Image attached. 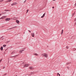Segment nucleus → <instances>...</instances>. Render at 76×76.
<instances>
[{"mask_svg": "<svg viewBox=\"0 0 76 76\" xmlns=\"http://www.w3.org/2000/svg\"><path fill=\"white\" fill-rule=\"evenodd\" d=\"M42 57H45V58H48V54L46 53L42 54Z\"/></svg>", "mask_w": 76, "mask_h": 76, "instance_id": "1", "label": "nucleus"}, {"mask_svg": "<svg viewBox=\"0 0 76 76\" xmlns=\"http://www.w3.org/2000/svg\"><path fill=\"white\" fill-rule=\"evenodd\" d=\"M28 66H29V64H26L24 65V67H28Z\"/></svg>", "mask_w": 76, "mask_h": 76, "instance_id": "2", "label": "nucleus"}, {"mask_svg": "<svg viewBox=\"0 0 76 76\" xmlns=\"http://www.w3.org/2000/svg\"><path fill=\"white\" fill-rule=\"evenodd\" d=\"M18 4V3L16 2H15L14 3H13L12 4H11V6H14V5H16V4Z\"/></svg>", "mask_w": 76, "mask_h": 76, "instance_id": "3", "label": "nucleus"}, {"mask_svg": "<svg viewBox=\"0 0 76 76\" xmlns=\"http://www.w3.org/2000/svg\"><path fill=\"white\" fill-rule=\"evenodd\" d=\"M16 27H17V26H15V27H12V28H10L9 29H7V30H9V29H14V28H16Z\"/></svg>", "mask_w": 76, "mask_h": 76, "instance_id": "4", "label": "nucleus"}, {"mask_svg": "<svg viewBox=\"0 0 76 76\" xmlns=\"http://www.w3.org/2000/svg\"><path fill=\"white\" fill-rule=\"evenodd\" d=\"M45 12L43 15L41 17V18H44V16H45Z\"/></svg>", "mask_w": 76, "mask_h": 76, "instance_id": "5", "label": "nucleus"}, {"mask_svg": "<svg viewBox=\"0 0 76 76\" xmlns=\"http://www.w3.org/2000/svg\"><path fill=\"white\" fill-rule=\"evenodd\" d=\"M6 16H3V17H1L0 19H4V18H6Z\"/></svg>", "mask_w": 76, "mask_h": 76, "instance_id": "6", "label": "nucleus"}, {"mask_svg": "<svg viewBox=\"0 0 76 76\" xmlns=\"http://www.w3.org/2000/svg\"><path fill=\"white\" fill-rule=\"evenodd\" d=\"M10 18H6V21H9V20H10Z\"/></svg>", "mask_w": 76, "mask_h": 76, "instance_id": "7", "label": "nucleus"}, {"mask_svg": "<svg viewBox=\"0 0 76 76\" xmlns=\"http://www.w3.org/2000/svg\"><path fill=\"white\" fill-rule=\"evenodd\" d=\"M31 36L33 37H34V33H31Z\"/></svg>", "mask_w": 76, "mask_h": 76, "instance_id": "8", "label": "nucleus"}, {"mask_svg": "<svg viewBox=\"0 0 76 76\" xmlns=\"http://www.w3.org/2000/svg\"><path fill=\"white\" fill-rule=\"evenodd\" d=\"M16 23H18V24H19V21L18 20H16Z\"/></svg>", "mask_w": 76, "mask_h": 76, "instance_id": "9", "label": "nucleus"}, {"mask_svg": "<svg viewBox=\"0 0 76 76\" xmlns=\"http://www.w3.org/2000/svg\"><path fill=\"white\" fill-rule=\"evenodd\" d=\"M71 62H67L66 63V65H67L68 64H70V63H71Z\"/></svg>", "mask_w": 76, "mask_h": 76, "instance_id": "10", "label": "nucleus"}, {"mask_svg": "<svg viewBox=\"0 0 76 76\" xmlns=\"http://www.w3.org/2000/svg\"><path fill=\"white\" fill-rule=\"evenodd\" d=\"M24 50H20L19 51V53H23V51H24Z\"/></svg>", "mask_w": 76, "mask_h": 76, "instance_id": "11", "label": "nucleus"}, {"mask_svg": "<svg viewBox=\"0 0 76 76\" xmlns=\"http://www.w3.org/2000/svg\"><path fill=\"white\" fill-rule=\"evenodd\" d=\"M34 73V72H32L29 75H30V76H31V75H33Z\"/></svg>", "mask_w": 76, "mask_h": 76, "instance_id": "12", "label": "nucleus"}, {"mask_svg": "<svg viewBox=\"0 0 76 76\" xmlns=\"http://www.w3.org/2000/svg\"><path fill=\"white\" fill-rule=\"evenodd\" d=\"M29 69H30L31 70H32L33 69V67L32 66H30L29 67Z\"/></svg>", "mask_w": 76, "mask_h": 76, "instance_id": "13", "label": "nucleus"}, {"mask_svg": "<svg viewBox=\"0 0 76 76\" xmlns=\"http://www.w3.org/2000/svg\"><path fill=\"white\" fill-rule=\"evenodd\" d=\"M0 49L1 50V51H3V47L1 46L0 48Z\"/></svg>", "mask_w": 76, "mask_h": 76, "instance_id": "14", "label": "nucleus"}, {"mask_svg": "<svg viewBox=\"0 0 76 76\" xmlns=\"http://www.w3.org/2000/svg\"><path fill=\"white\" fill-rule=\"evenodd\" d=\"M63 30H62L61 33V34H63Z\"/></svg>", "mask_w": 76, "mask_h": 76, "instance_id": "15", "label": "nucleus"}, {"mask_svg": "<svg viewBox=\"0 0 76 76\" xmlns=\"http://www.w3.org/2000/svg\"><path fill=\"white\" fill-rule=\"evenodd\" d=\"M6 47V45H3V47Z\"/></svg>", "mask_w": 76, "mask_h": 76, "instance_id": "16", "label": "nucleus"}, {"mask_svg": "<svg viewBox=\"0 0 76 76\" xmlns=\"http://www.w3.org/2000/svg\"><path fill=\"white\" fill-rule=\"evenodd\" d=\"M34 55H35V56H38V55L37 53H35L34 54Z\"/></svg>", "mask_w": 76, "mask_h": 76, "instance_id": "17", "label": "nucleus"}, {"mask_svg": "<svg viewBox=\"0 0 76 76\" xmlns=\"http://www.w3.org/2000/svg\"><path fill=\"white\" fill-rule=\"evenodd\" d=\"M4 11H6V12H8V11H9V10H4Z\"/></svg>", "mask_w": 76, "mask_h": 76, "instance_id": "18", "label": "nucleus"}, {"mask_svg": "<svg viewBox=\"0 0 76 76\" xmlns=\"http://www.w3.org/2000/svg\"><path fill=\"white\" fill-rule=\"evenodd\" d=\"M15 51H14L11 53V54H15Z\"/></svg>", "mask_w": 76, "mask_h": 76, "instance_id": "19", "label": "nucleus"}, {"mask_svg": "<svg viewBox=\"0 0 76 76\" xmlns=\"http://www.w3.org/2000/svg\"><path fill=\"white\" fill-rule=\"evenodd\" d=\"M12 1V0H8L7 1L8 2H10Z\"/></svg>", "mask_w": 76, "mask_h": 76, "instance_id": "20", "label": "nucleus"}, {"mask_svg": "<svg viewBox=\"0 0 76 76\" xmlns=\"http://www.w3.org/2000/svg\"><path fill=\"white\" fill-rule=\"evenodd\" d=\"M2 60H3V59H2L1 60H0V63H1V62Z\"/></svg>", "mask_w": 76, "mask_h": 76, "instance_id": "21", "label": "nucleus"}, {"mask_svg": "<svg viewBox=\"0 0 76 76\" xmlns=\"http://www.w3.org/2000/svg\"><path fill=\"white\" fill-rule=\"evenodd\" d=\"M10 42V41H7V43H9Z\"/></svg>", "mask_w": 76, "mask_h": 76, "instance_id": "22", "label": "nucleus"}, {"mask_svg": "<svg viewBox=\"0 0 76 76\" xmlns=\"http://www.w3.org/2000/svg\"><path fill=\"white\" fill-rule=\"evenodd\" d=\"M73 50H74V51H76V48H74L73 49Z\"/></svg>", "mask_w": 76, "mask_h": 76, "instance_id": "23", "label": "nucleus"}, {"mask_svg": "<svg viewBox=\"0 0 76 76\" xmlns=\"http://www.w3.org/2000/svg\"><path fill=\"white\" fill-rule=\"evenodd\" d=\"M66 48H67V49H68V48H69V47L68 46H66Z\"/></svg>", "mask_w": 76, "mask_h": 76, "instance_id": "24", "label": "nucleus"}, {"mask_svg": "<svg viewBox=\"0 0 76 76\" xmlns=\"http://www.w3.org/2000/svg\"><path fill=\"white\" fill-rule=\"evenodd\" d=\"M7 75V73H6V74H4L3 76H5V75Z\"/></svg>", "mask_w": 76, "mask_h": 76, "instance_id": "25", "label": "nucleus"}, {"mask_svg": "<svg viewBox=\"0 0 76 76\" xmlns=\"http://www.w3.org/2000/svg\"><path fill=\"white\" fill-rule=\"evenodd\" d=\"M16 56H12L11 57H16Z\"/></svg>", "mask_w": 76, "mask_h": 76, "instance_id": "26", "label": "nucleus"}, {"mask_svg": "<svg viewBox=\"0 0 76 76\" xmlns=\"http://www.w3.org/2000/svg\"><path fill=\"white\" fill-rule=\"evenodd\" d=\"M3 1V0H0V1L1 2L2 1Z\"/></svg>", "mask_w": 76, "mask_h": 76, "instance_id": "27", "label": "nucleus"}, {"mask_svg": "<svg viewBox=\"0 0 76 76\" xmlns=\"http://www.w3.org/2000/svg\"><path fill=\"white\" fill-rule=\"evenodd\" d=\"M3 38V36H2L0 38V39H1V38Z\"/></svg>", "mask_w": 76, "mask_h": 76, "instance_id": "28", "label": "nucleus"}, {"mask_svg": "<svg viewBox=\"0 0 76 76\" xmlns=\"http://www.w3.org/2000/svg\"><path fill=\"white\" fill-rule=\"evenodd\" d=\"M74 21H75V22H76V18L74 20Z\"/></svg>", "mask_w": 76, "mask_h": 76, "instance_id": "29", "label": "nucleus"}, {"mask_svg": "<svg viewBox=\"0 0 76 76\" xmlns=\"http://www.w3.org/2000/svg\"><path fill=\"white\" fill-rule=\"evenodd\" d=\"M67 68L68 69H69V67H68V66H67Z\"/></svg>", "mask_w": 76, "mask_h": 76, "instance_id": "30", "label": "nucleus"}, {"mask_svg": "<svg viewBox=\"0 0 76 76\" xmlns=\"http://www.w3.org/2000/svg\"><path fill=\"white\" fill-rule=\"evenodd\" d=\"M28 12V10H27L26 13H27Z\"/></svg>", "mask_w": 76, "mask_h": 76, "instance_id": "31", "label": "nucleus"}, {"mask_svg": "<svg viewBox=\"0 0 76 76\" xmlns=\"http://www.w3.org/2000/svg\"><path fill=\"white\" fill-rule=\"evenodd\" d=\"M26 0L24 2V3H25V2H26Z\"/></svg>", "mask_w": 76, "mask_h": 76, "instance_id": "32", "label": "nucleus"}, {"mask_svg": "<svg viewBox=\"0 0 76 76\" xmlns=\"http://www.w3.org/2000/svg\"><path fill=\"white\" fill-rule=\"evenodd\" d=\"M28 31L29 32H30V33H31V31H29V30H28Z\"/></svg>", "mask_w": 76, "mask_h": 76, "instance_id": "33", "label": "nucleus"}, {"mask_svg": "<svg viewBox=\"0 0 76 76\" xmlns=\"http://www.w3.org/2000/svg\"><path fill=\"white\" fill-rule=\"evenodd\" d=\"M74 14H73V13L72 14V16H73Z\"/></svg>", "mask_w": 76, "mask_h": 76, "instance_id": "34", "label": "nucleus"}, {"mask_svg": "<svg viewBox=\"0 0 76 76\" xmlns=\"http://www.w3.org/2000/svg\"><path fill=\"white\" fill-rule=\"evenodd\" d=\"M5 67H6L4 66H3V69H4L5 68Z\"/></svg>", "mask_w": 76, "mask_h": 76, "instance_id": "35", "label": "nucleus"}, {"mask_svg": "<svg viewBox=\"0 0 76 76\" xmlns=\"http://www.w3.org/2000/svg\"><path fill=\"white\" fill-rule=\"evenodd\" d=\"M59 75V73H58V74H57V75Z\"/></svg>", "mask_w": 76, "mask_h": 76, "instance_id": "36", "label": "nucleus"}, {"mask_svg": "<svg viewBox=\"0 0 76 76\" xmlns=\"http://www.w3.org/2000/svg\"><path fill=\"white\" fill-rule=\"evenodd\" d=\"M3 39H4V38H3L2 39V40H3Z\"/></svg>", "mask_w": 76, "mask_h": 76, "instance_id": "37", "label": "nucleus"}, {"mask_svg": "<svg viewBox=\"0 0 76 76\" xmlns=\"http://www.w3.org/2000/svg\"><path fill=\"white\" fill-rule=\"evenodd\" d=\"M1 14H0V16H1Z\"/></svg>", "mask_w": 76, "mask_h": 76, "instance_id": "38", "label": "nucleus"}, {"mask_svg": "<svg viewBox=\"0 0 76 76\" xmlns=\"http://www.w3.org/2000/svg\"><path fill=\"white\" fill-rule=\"evenodd\" d=\"M58 75H59V76H60V75L59 74Z\"/></svg>", "mask_w": 76, "mask_h": 76, "instance_id": "39", "label": "nucleus"}, {"mask_svg": "<svg viewBox=\"0 0 76 76\" xmlns=\"http://www.w3.org/2000/svg\"><path fill=\"white\" fill-rule=\"evenodd\" d=\"M4 54H6V53H5V52H4Z\"/></svg>", "mask_w": 76, "mask_h": 76, "instance_id": "40", "label": "nucleus"}, {"mask_svg": "<svg viewBox=\"0 0 76 76\" xmlns=\"http://www.w3.org/2000/svg\"><path fill=\"white\" fill-rule=\"evenodd\" d=\"M53 1H56V0H53Z\"/></svg>", "mask_w": 76, "mask_h": 76, "instance_id": "41", "label": "nucleus"}, {"mask_svg": "<svg viewBox=\"0 0 76 76\" xmlns=\"http://www.w3.org/2000/svg\"><path fill=\"white\" fill-rule=\"evenodd\" d=\"M53 9H54V7H53Z\"/></svg>", "mask_w": 76, "mask_h": 76, "instance_id": "42", "label": "nucleus"}, {"mask_svg": "<svg viewBox=\"0 0 76 76\" xmlns=\"http://www.w3.org/2000/svg\"><path fill=\"white\" fill-rule=\"evenodd\" d=\"M25 48H24V49H25Z\"/></svg>", "mask_w": 76, "mask_h": 76, "instance_id": "43", "label": "nucleus"}]
</instances>
